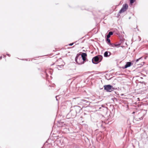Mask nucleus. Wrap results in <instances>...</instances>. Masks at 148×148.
<instances>
[{"label": "nucleus", "mask_w": 148, "mask_h": 148, "mask_svg": "<svg viewBox=\"0 0 148 148\" xmlns=\"http://www.w3.org/2000/svg\"><path fill=\"white\" fill-rule=\"evenodd\" d=\"M146 113V111L145 110H142L138 114L136 113V115L134 117L135 120L136 121L142 120L143 118V116H144L145 114Z\"/></svg>", "instance_id": "nucleus-1"}, {"label": "nucleus", "mask_w": 148, "mask_h": 148, "mask_svg": "<svg viewBox=\"0 0 148 148\" xmlns=\"http://www.w3.org/2000/svg\"><path fill=\"white\" fill-rule=\"evenodd\" d=\"M102 59V56L100 55H99L93 57L92 59V62L93 63L97 64L101 62Z\"/></svg>", "instance_id": "nucleus-2"}, {"label": "nucleus", "mask_w": 148, "mask_h": 148, "mask_svg": "<svg viewBox=\"0 0 148 148\" xmlns=\"http://www.w3.org/2000/svg\"><path fill=\"white\" fill-rule=\"evenodd\" d=\"M75 60L78 64H81L84 63V61L82 57H81V56L78 54L77 55L75 58Z\"/></svg>", "instance_id": "nucleus-3"}, {"label": "nucleus", "mask_w": 148, "mask_h": 148, "mask_svg": "<svg viewBox=\"0 0 148 148\" xmlns=\"http://www.w3.org/2000/svg\"><path fill=\"white\" fill-rule=\"evenodd\" d=\"M104 89L107 92H111L115 89L113 86L110 85H105L103 86Z\"/></svg>", "instance_id": "nucleus-4"}, {"label": "nucleus", "mask_w": 148, "mask_h": 148, "mask_svg": "<svg viewBox=\"0 0 148 148\" xmlns=\"http://www.w3.org/2000/svg\"><path fill=\"white\" fill-rule=\"evenodd\" d=\"M128 8V5L127 4L125 3L123 5L121 9L120 10L118 13V14H121L126 11Z\"/></svg>", "instance_id": "nucleus-5"}, {"label": "nucleus", "mask_w": 148, "mask_h": 148, "mask_svg": "<svg viewBox=\"0 0 148 148\" xmlns=\"http://www.w3.org/2000/svg\"><path fill=\"white\" fill-rule=\"evenodd\" d=\"M55 142L57 145L59 146H60L62 145V143L63 142L62 140V139L61 138H58L56 140Z\"/></svg>", "instance_id": "nucleus-6"}, {"label": "nucleus", "mask_w": 148, "mask_h": 148, "mask_svg": "<svg viewBox=\"0 0 148 148\" xmlns=\"http://www.w3.org/2000/svg\"><path fill=\"white\" fill-rule=\"evenodd\" d=\"M104 123H103V121H101L99 122H98L97 123V125L99 127H103V124Z\"/></svg>", "instance_id": "nucleus-7"}, {"label": "nucleus", "mask_w": 148, "mask_h": 148, "mask_svg": "<svg viewBox=\"0 0 148 148\" xmlns=\"http://www.w3.org/2000/svg\"><path fill=\"white\" fill-rule=\"evenodd\" d=\"M75 108L76 113H79L80 112V110H82L81 108L78 106H75Z\"/></svg>", "instance_id": "nucleus-8"}, {"label": "nucleus", "mask_w": 148, "mask_h": 148, "mask_svg": "<svg viewBox=\"0 0 148 148\" xmlns=\"http://www.w3.org/2000/svg\"><path fill=\"white\" fill-rule=\"evenodd\" d=\"M111 53L110 52L106 51L104 53V56L105 57H109L111 55Z\"/></svg>", "instance_id": "nucleus-9"}, {"label": "nucleus", "mask_w": 148, "mask_h": 148, "mask_svg": "<svg viewBox=\"0 0 148 148\" xmlns=\"http://www.w3.org/2000/svg\"><path fill=\"white\" fill-rule=\"evenodd\" d=\"M60 62H62V63L61 65H57V68L59 70H61V69L63 68L64 65V63L63 62V61L60 60Z\"/></svg>", "instance_id": "nucleus-10"}, {"label": "nucleus", "mask_w": 148, "mask_h": 148, "mask_svg": "<svg viewBox=\"0 0 148 148\" xmlns=\"http://www.w3.org/2000/svg\"><path fill=\"white\" fill-rule=\"evenodd\" d=\"M132 65V62H127L124 67H123V69L127 68V67L131 66Z\"/></svg>", "instance_id": "nucleus-11"}, {"label": "nucleus", "mask_w": 148, "mask_h": 148, "mask_svg": "<svg viewBox=\"0 0 148 148\" xmlns=\"http://www.w3.org/2000/svg\"><path fill=\"white\" fill-rule=\"evenodd\" d=\"M87 56V54L84 53H83L81 54V57H82L83 60L84 61L86 59V57Z\"/></svg>", "instance_id": "nucleus-12"}, {"label": "nucleus", "mask_w": 148, "mask_h": 148, "mask_svg": "<svg viewBox=\"0 0 148 148\" xmlns=\"http://www.w3.org/2000/svg\"><path fill=\"white\" fill-rule=\"evenodd\" d=\"M81 103H83L84 104H86V103H88V105L89 104V102L88 101L84 99H82L81 100Z\"/></svg>", "instance_id": "nucleus-13"}, {"label": "nucleus", "mask_w": 148, "mask_h": 148, "mask_svg": "<svg viewBox=\"0 0 148 148\" xmlns=\"http://www.w3.org/2000/svg\"><path fill=\"white\" fill-rule=\"evenodd\" d=\"M65 124L64 122H60L58 123V127H63L65 125Z\"/></svg>", "instance_id": "nucleus-14"}, {"label": "nucleus", "mask_w": 148, "mask_h": 148, "mask_svg": "<svg viewBox=\"0 0 148 148\" xmlns=\"http://www.w3.org/2000/svg\"><path fill=\"white\" fill-rule=\"evenodd\" d=\"M113 34V33L112 32H109L107 36V38H109L110 36L112 35Z\"/></svg>", "instance_id": "nucleus-15"}, {"label": "nucleus", "mask_w": 148, "mask_h": 148, "mask_svg": "<svg viewBox=\"0 0 148 148\" xmlns=\"http://www.w3.org/2000/svg\"><path fill=\"white\" fill-rule=\"evenodd\" d=\"M45 73L47 76H49V75H48V73H49L50 74H51V71H50L49 69H47L45 71Z\"/></svg>", "instance_id": "nucleus-16"}, {"label": "nucleus", "mask_w": 148, "mask_h": 148, "mask_svg": "<svg viewBox=\"0 0 148 148\" xmlns=\"http://www.w3.org/2000/svg\"><path fill=\"white\" fill-rule=\"evenodd\" d=\"M142 57H141L140 58H139L138 59H136L135 61V64H136L137 63V62L139 60H141V61H142Z\"/></svg>", "instance_id": "nucleus-17"}, {"label": "nucleus", "mask_w": 148, "mask_h": 148, "mask_svg": "<svg viewBox=\"0 0 148 148\" xmlns=\"http://www.w3.org/2000/svg\"><path fill=\"white\" fill-rule=\"evenodd\" d=\"M106 42H107V43L109 45H110V40L109 38H107Z\"/></svg>", "instance_id": "nucleus-18"}, {"label": "nucleus", "mask_w": 148, "mask_h": 148, "mask_svg": "<svg viewBox=\"0 0 148 148\" xmlns=\"http://www.w3.org/2000/svg\"><path fill=\"white\" fill-rule=\"evenodd\" d=\"M136 0H130V3L131 4L133 3Z\"/></svg>", "instance_id": "nucleus-19"}, {"label": "nucleus", "mask_w": 148, "mask_h": 148, "mask_svg": "<svg viewBox=\"0 0 148 148\" xmlns=\"http://www.w3.org/2000/svg\"><path fill=\"white\" fill-rule=\"evenodd\" d=\"M115 44H114L113 43H110V44L109 45L111 46L112 47H114V46Z\"/></svg>", "instance_id": "nucleus-20"}, {"label": "nucleus", "mask_w": 148, "mask_h": 148, "mask_svg": "<svg viewBox=\"0 0 148 148\" xmlns=\"http://www.w3.org/2000/svg\"><path fill=\"white\" fill-rule=\"evenodd\" d=\"M120 45H121L120 44H115L114 46H115L116 47H118V46H120Z\"/></svg>", "instance_id": "nucleus-21"}, {"label": "nucleus", "mask_w": 148, "mask_h": 148, "mask_svg": "<svg viewBox=\"0 0 148 148\" xmlns=\"http://www.w3.org/2000/svg\"><path fill=\"white\" fill-rule=\"evenodd\" d=\"M104 109L106 111H107V107H104Z\"/></svg>", "instance_id": "nucleus-22"}, {"label": "nucleus", "mask_w": 148, "mask_h": 148, "mask_svg": "<svg viewBox=\"0 0 148 148\" xmlns=\"http://www.w3.org/2000/svg\"><path fill=\"white\" fill-rule=\"evenodd\" d=\"M73 44H74L73 43H71L69 44V46H72V45H73Z\"/></svg>", "instance_id": "nucleus-23"}, {"label": "nucleus", "mask_w": 148, "mask_h": 148, "mask_svg": "<svg viewBox=\"0 0 148 148\" xmlns=\"http://www.w3.org/2000/svg\"><path fill=\"white\" fill-rule=\"evenodd\" d=\"M7 56H9V57L10 56V55L9 54H7Z\"/></svg>", "instance_id": "nucleus-24"}, {"label": "nucleus", "mask_w": 148, "mask_h": 148, "mask_svg": "<svg viewBox=\"0 0 148 148\" xmlns=\"http://www.w3.org/2000/svg\"><path fill=\"white\" fill-rule=\"evenodd\" d=\"M58 97V96H56V100H58V99H57V97Z\"/></svg>", "instance_id": "nucleus-25"}, {"label": "nucleus", "mask_w": 148, "mask_h": 148, "mask_svg": "<svg viewBox=\"0 0 148 148\" xmlns=\"http://www.w3.org/2000/svg\"><path fill=\"white\" fill-rule=\"evenodd\" d=\"M4 56V57H6V55H3Z\"/></svg>", "instance_id": "nucleus-26"}, {"label": "nucleus", "mask_w": 148, "mask_h": 148, "mask_svg": "<svg viewBox=\"0 0 148 148\" xmlns=\"http://www.w3.org/2000/svg\"><path fill=\"white\" fill-rule=\"evenodd\" d=\"M76 114H75L73 116H75V115Z\"/></svg>", "instance_id": "nucleus-27"}, {"label": "nucleus", "mask_w": 148, "mask_h": 148, "mask_svg": "<svg viewBox=\"0 0 148 148\" xmlns=\"http://www.w3.org/2000/svg\"><path fill=\"white\" fill-rule=\"evenodd\" d=\"M2 58V56H1V57H0V59H1Z\"/></svg>", "instance_id": "nucleus-28"}, {"label": "nucleus", "mask_w": 148, "mask_h": 148, "mask_svg": "<svg viewBox=\"0 0 148 148\" xmlns=\"http://www.w3.org/2000/svg\"><path fill=\"white\" fill-rule=\"evenodd\" d=\"M134 113H135V112H133V114H134Z\"/></svg>", "instance_id": "nucleus-29"}, {"label": "nucleus", "mask_w": 148, "mask_h": 148, "mask_svg": "<svg viewBox=\"0 0 148 148\" xmlns=\"http://www.w3.org/2000/svg\"><path fill=\"white\" fill-rule=\"evenodd\" d=\"M137 99H138V100H139V98H137Z\"/></svg>", "instance_id": "nucleus-30"}, {"label": "nucleus", "mask_w": 148, "mask_h": 148, "mask_svg": "<svg viewBox=\"0 0 148 148\" xmlns=\"http://www.w3.org/2000/svg\"><path fill=\"white\" fill-rule=\"evenodd\" d=\"M137 99H138V100H139V98H137Z\"/></svg>", "instance_id": "nucleus-31"}]
</instances>
